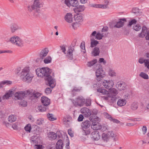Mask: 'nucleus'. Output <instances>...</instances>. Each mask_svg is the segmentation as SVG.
<instances>
[{
  "instance_id": "obj_1",
  "label": "nucleus",
  "mask_w": 149,
  "mask_h": 149,
  "mask_svg": "<svg viewBox=\"0 0 149 149\" xmlns=\"http://www.w3.org/2000/svg\"><path fill=\"white\" fill-rule=\"evenodd\" d=\"M44 3L40 0H34L32 4L27 6V10L31 15L35 16L40 17L41 14L40 8L43 6Z\"/></svg>"
},
{
  "instance_id": "obj_2",
  "label": "nucleus",
  "mask_w": 149,
  "mask_h": 149,
  "mask_svg": "<svg viewBox=\"0 0 149 149\" xmlns=\"http://www.w3.org/2000/svg\"><path fill=\"white\" fill-rule=\"evenodd\" d=\"M20 79L25 82H30L31 81L34 75L32 72L30 71V67L26 66L22 70L20 74Z\"/></svg>"
},
{
  "instance_id": "obj_3",
  "label": "nucleus",
  "mask_w": 149,
  "mask_h": 149,
  "mask_svg": "<svg viewBox=\"0 0 149 149\" xmlns=\"http://www.w3.org/2000/svg\"><path fill=\"white\" fill-rule=\"evenodd\" d=\"M31 146L34 149H44V145L42 138L38 135L33 136L31 139Z\"/></svg>"
},
{
  "instance_id": "obj_4",
  "label": "nucleus",
  "mask_w": 149,
  "mask_h": 149,
  "mask_svg": "<svg viewBox=\"0 0 149 149\" xmlns=\"http://www.w3.org/2000/svg\"><path fill=\"white\" fill-rule=\"evenodd\" d=\"M9 41L12 44L17 47H22L24 46L23 40L17 36L14 35L11 37L10 38Z\"/></svg>"
},
{
  "instance_id": "obj_5",
  "label": "nucleus",
  "mask_w": 149,
  "mask_h": 149,
  "mask_svg": "<svg viewBox=\"0 0 149 149\" xmlns=\"http://www.w3.org/2000/svg\"><path fill=\"white\" fill-rule=\"evenodd\" d=\"M36 74L39 77H48L50 73V69L48 68H38L36 70Z\"/></svg>"
},
{
  "instance_id": "obj_6",
  "label": "nucleus",
  "mask_w": 149,
  "mask_h": 149,
  "mask_svg": "<svg viewBox=\"0 0 149 149\" xmlns=\"http://www.w3.org/2000/svg\"><path fill=\"white\" fill-rule=\"evenodd\" d=\"M30 93V91L27 90L26 91H19L16 92L14 94L15 100L22 99L25 97L27 96Z\"/></svg>"
},
{
  "instance_id": "obj_7",
  "label": "nucleus",
  "mask_w": 149,
  "mask_h": 149,
  "mask_svg": "<svg viewBox=\"0 0 149 149\" xmlns=\"http://www.w3.org/2000/svg\"><path fill=\"white\" fill-rule=\"evenodd\" d=\"M116 136L113 131H109L107 133H103L102 135V140L105 142H107L109 140L110 138H113Z\"/></svg>"
},
{
  "instance_id": "obj_8",
  "label": "nucleus",
  "mask_w": 149,
  "mask_h": 149,
  "mask_svg": "<svg viewBox=\"0 0 149 149\" xmlns=\"http://www.w3.org/2000/svg\"><path fill=\"white\" fill-rule=\"evenodd\" d=\"M85 100L82 96L78 97L74 100H73L72 102L76 106L81 107L85 103Z\"/></svg>"
},
{
  "instance_id": "obj_9",
  "label": "nucleus",
  "mask_w": 149,
  "mask_h": 149,
  "mask_svg": "<svg viewBox=\"0 0 149 149\" xmlns=\"http://www.w3.org/2000/svg\"><path fill=\"white\" fill-rule=\"evenodd\" d=\"M102 84L106 88L110 90L114 85V82L112 80L105 79L103 81Z\"/></svg>"
},
{
  "instance_id": "obj_10",
  "label": "nucleus",
  "mask_w": 149,
  "mask_h": 149,
  "mask_svg": "<svg viewBox=\"0 0 149 149\" xmlns=\"http://www.w3.org/2000/svg\"><path fill=\"white\" fill-rule=\"evenodd\" d=\"M97 91L98 92L101 93L103 95H107V96L103 97L104 99L105 100H109V97L112 96L111 93H109L108 91H107L105 89L102 88H100L97 89Z\"/></svg>"
},
{
  "instance_id": "obj_11",
  "label": "nucleus",
  "mask_w": 149,
  "mask_h": 149,
  "mask_svg": "<svg viewBox=\"0 0 149 149\" xmlns=\"http://www.w3.org/2000/svg\"><path fill=\"white\" fill-rule=\"evenodd\" d=\"M64 3L68 7H76L78 4L77 0H65Z\"/></svg>"
},
{
  "instance_id": "obj_12",
  "label": "nucleus",
  "mask_w": 149,
  "mask_h": 149,
  "mask_svg": "<svg viewBox=\"0 0 149 149\" xmlns=\"http://www.w3.org/2000/svg\"><path fill=\"white\" fill-rule=\"evenodd\" d=\"M95 73L96 75L97 78L99 77L103 78L105 76V72L103 71L102 68H100L97 69Z\"/></svg>"
},
{
  "instance_id": "obj_13",
  "label": "nucleus",
  "mask_w": 149,
  "mask_h": 149,
  "mask_svg": "<svg viewBox=\"0 0 149 149\" xmlns=\"http://www.w3.org/2000/svg\"><path fill=\"white\" fill-rule=\"evenodd\" d=\"M126 85L124 83H121L118 82L116 85V87L120 91H124L126 92L127 90L126 89Z\"/></svg>"
},
{
  "instance_id": "obj_14",
  "label": "nucleus",
  "mask_w": 149,
  "mask_h": 149,
  "mask_svg": "<svg viewBox=\"0 0 149 149\" xmlns=\"http://www.w3.org/2000/svg\"><path fill=\"white\" fill-rule=\"evenodd\" d=\"M91 137L93 140L97 141L100 139V136L99 132L96 131L92 132Z\"/></svg>"
},
{
  "instance_id": "obj_15",
  "label": "nucleus",
  "mask_w": 149,
  "mask_h": 149,
  "mask_svg": "<svg viewBox=\"0 0 149 149\" xmlns=\"http://www.w3.org/2000/svg\"><path fill=\"white\" fill-rule=\"evenodd\" d=\"M81 112L86 117H88L91 113L89 109L86 107H84L81 109Z\"/></svg>"
},
{
  "instance_id": "obj_16",
  "label": "nucleus",
  "mask_w": 149,
  "mask_h": 149,
  "mask_svg": "<svg viewBox=\"0 0 149 149\" xmlns=\"http://www.w3.org/2000/svg\"><path fill=\"white\" fill-rule=\"evenodd\" d=\"M91 127L92 129L94 130H99L102 128V126L97 122H93Z\"/></svg>"
},
{
  "instance_id": "obj_17",
  "label": "nucleus",
  "mask_w": 149,
  "mask_h": 149,
  "mask_svg": "<svg viewBox=\"0 0 149 149\" xmlns=\"http://www.w3.org/2000/svg\"><path fill=\"white\" fill-rule=\"evenodd\" d=\"M65 21L68 23H71L73 21V17L72 14L70 13H67L65 16Z\"/></svg>"
},
{
  "instance_id": "obj_18",
  "label": "nucleus",
  "mask_w": 149,
  "mask_h": 149,
  "mask_svg": "<svg viewBox=\"0 0 149 149\" xmlns=\"http://www.w3.org/2000/svg\"><path fill=\"white\" fill-rule=\"evenodd\" d=\"M41 101L42 104L45 106H47L50 103V100L48 97L43 96L41 97Z\"/></svg>"
},
{
  "instance_id": "obj_19",
  "label": "nucleus",
  "mask_w": 149,
  "mask_h": 149,
  "mask_svg": "<svg viewBox=\"0 0 149 149\" xmlns=\"http://www.w3.org/2000/svg\"><path fill=\"white\" fill-rule=\"evenodd\" d=\"M126 21V19H120L116 25H114L115 27L120 28L122 27L124 25V22Z\"/></svg>"
},
{
  "instance_id": "obj_20",
  "label": "nucleus",
  "mask_w": 149,
  "mask_h": 149,
  "mask_svg": "<svg viewBox=\"0 0 149 149\" xmlns=\"http://www.w3.org/2000/svg\"><path fill=\"white\" fill-rule=\"evenodd\" d=\"M48 52L49 50L45 48L42 49L39 54L40 58L41 59H43L44 57L47 56Z\"/></svg>"
},
{
  "instance_id": "obj_21",
  "label": "nucleus",
  "mask_w": 149,
  "mask_h": 149,
  "mask_svg": "<svg viewBox=\"0 0 149 149\" xmlns=\"http://www.w3.org/2000/svg\"><path fill=\"white\" fill-rule=\"evenodd\" d=\"M13 92L11 90H9L6 91L5 94L4 95L3 97V100H8L9 97H12Z\"/></svg>"
},
{
  "instance_id": "obj_22",
  "label": "nucleus",
  "mask_w": 149,
  "mask_h": 149,
  "mask_svg": "<svg viewBox=\"0 0 149 149\" xmlns=\"http://www.w3.org/2000/svg\"><path fill=\"white\" fill-rule=\"evenodd\" d=\"M96 33V31H94L91 35V37L95 36V39L98 40H100L102 39V38L103 37V34L99 33Z\"/></svg>"
},
{
  "instance_id": "obj_23",
  "label": "nucleus",
  "mask_w": 149,
  "mask_h": 149,
  "mask_svg": "<svg viewBox=\"0 0 149 149\" xmlns=\"http://www.w3.org/2000/svg\"><path fill=\"white\" fill-rule=\"evenodd\" d=\"M103 4H97L95 6L96 8H106L108 7L109 2L108 0H105Z\"/></svg>"
},
{
  "instance_id": "obj_24",
  "label": "nucleus",
  "mask_w": 149,
  "mask_h": 149,
  "mask_svg": "<svg viewBox=\"0 0 149 149\" xmlns=\"http://www.w3.org/2000/svg\"><path fill=\"white\" fill-rule=\"evenodd\" d=\"M90 122L87 120L82 122L81 125V127L82 129H87L90 127Z\"/></svg>"
},
{
  "instance_id": "obj_25",
  "label": "nucleus",
  "mask_w": 149,
  "mask_h": 149,
  "mask_svg": "<svg viewBox=\"0 0 149 149\" xmlns=\"http://www.w3.org/2000/svg\"><path fill=\"white\" fill-rule=\"evenodd\" d=\"M127 102V101L125 99L120 98L118 99L117 102V105L120 107L125 105Z\"/></svg>"
},
{
  "instance_id": "obj_26",
  "label": "nucleus",
  "mask_w": 149,
  "mask_h": 149,
  "mask_svg": "<svg viewBox=\"0 0 149 149\" xmlns=\"http://www.w3.org/2000/svg\"><path fill=\"white\" fill-rule=\"evenodd\" d=\"M74 18L75 21L77 22H81L83 20V15L80 13L75 15L74 16Z\"/></svg>"
},
{
  "instance_id": "obj_27",
  "label": "nucleus",
  "mask_w": 149,
  "mask_h": 149,
  "mask_svg": "<svg viewBox=\"0 0 149 149\" xmlns=\"http://www.w3.org/2000/svg\"><path fill=\"white\" fill-rule=\"evenodd\" d=\"M85 8L84 5H80L79 6L74 8V10L75 13H79L84 11Z\"/></svg>"
},
{
  "instance_id": "obj_28",
  "label": "nucleus",
  "mask_w": 149,
  "mask_h": 149,
  "mask_svg": "<svg viewBox=\"0 0 149 149\" xmlns=\"http://www.w3.org/2000/svg\"><path fill=\"white\" fill-rule=\"evenodd\" d=\"M47 80L49 86L52 88L54 87L56 84L54 80L51 77H49L48 78Z\"/></svg>"
},
{
  "instance_id": "obj_29",
  "label": "nucleus",
  "mask_w": 149,
  "mask_h": 149,
  "mask_svg": "<svg viewBox=\"0 0 149 149\" xmlns=\"http://www.w3.org/2000/svg\"><path fill=\"white\" fill-rule=\"evenodd\" d=\"M74 49L71 47H69L68 49L66 56L70 59H72L73 57V52Z\"/></svg>"
},
{
  "instance_id": "obj_30",
  "label": "nucleus",
  "mask_w": 149,
  "mask_h": 149,
  "mask_svg": "<svg viewBox=\"0 0 149 149\" xmlns=\"http://www.w3.org/2000/svg\"><path fill=\"white\" fill-rule=\"evenodd\" d=\"M63 143L62 140H59L57 142L56 145V149H63Z\"/></svg>"
},
{
  "instance_id": "obj_31",
  "label": "nucleus",
  "mask_w": 149,
  "mask_h": 149,
  "mask_svg": "<svg viewBox=\"0 0 149 149\" xmlns=\"http://www.w3.org/2000/svg\"><path fill=\"white\" fill-rule=\"evenodd\" d=\"M148 32L147 28L145 26H143L142 28V32L140 34L139 36L140 37L143 38L146 36Z\"/></svg>"
},
{
  "instance_id": "obj_32",
  "label": "nucleus",
  "mask_w": 149,
  "mask_h": 149,
  "mask_svg": "<svg viewBox=\"0 0 149 149\" xmlns=\"http://www.w3.org/2000/svg\"><path fill=\"white\" fill-rule=\"evenodd\" d=\"M100 51L99 48L96 47H95L91 52L92 55L95 56L99 55Z\"/></svg>"
},
{
  "instance_id": "obj_33",
  "label": "nucleus",
  "mask_w": 149,
  "mask_h": 149,
  "mask_svg": "<svg viewBox=\"0 0 149 149\" xmlns=\"http://www.w3.org/2000/svg\"><path fill=\"white\" fill-rule=\"evenodd\" d=\"M139 103L138 102L135 101L132 103L130 105V108L133 110H136L138 108Z\"/></svg>"
},
{
  "instance_id": "obj_34",
  "label": "nucleus",
  "mask_w": 149,
  "mask_h": 149,
  "mask_svg": "<svg viewBox=\"0 0 149 149\" xmlns=\"http://www.w3.org/2000/svg\"><path fill=\"white\" fill-rule=\"evenodd\" d=\"M108 74L109 76L112 77H116L117 75L115 71L111 68L109 69L108 71Z\"/></svg>"
},
{
  "instance_id": "obj_35",
  "label": "nucleus",
  "mask_w": 149,
  "mask_h": 149,
  "mask_svg": "<svg viewBox=\"0 0 149 149\" xmlns=\"http://www.w3.org/2000/svg\"><path fill=\"white\" fill-rule=\"evenodd\" d=\"M108 91L109 93H110L112 96L111 97H109V98H110L113 97V96H115L118 93V91L115 88H112L110 89V90H109V91Z\"/></svg>"
},
{
  "instance_id": "obj_36",
  "label": "nucleus",
  "mask_w": 149,
  "mask_h": 149,
  "mask_svg": "<svg viewBox=\"0 0 149 149\" xmlns=\"http://www.w3.org/2000/svg\"><path fill=\"white\" fill-rule=\"evenodd\" d=\"M48 136L50 139L54 140L56 138L57 135L55 133L52 132L49 133L48 134Z\"/></svg>"
},
{
  "instance_id": "obj_37",
  "label": "nucleus",
  "mask_w": 149,
  "mask_h": 149,
  "mask_svg": "<svg viewBox=\"0 0 149 149\" xmlns=\"http://www.w3.org/2000/svg\"><path fill=\"white\" fill-rule=\"evenodd\" d=\"M79 26V24L77 22H74L71 24L69 25V26L70 28L74 30H76Z\"/></svg>"
},
{
  "instance_id": "obj_38",
  "label": "nucleus",
  "mask_w": 149,
  "mask_h": 149,
  "mask_svg": "<svg viewBox=\"0 0 149 149\" xmlns=\"http://www.w3.org/2000/svg\"><path fill=\"white\" fill-rule=\"evenodd\" d=\"M17 119L16 117L13 115L9 116L8 118V120L10 123L15 122Z\"/></svg>"
},
{
  "instance_id": "obj_39",
  "label": "nucleus",
  "mask_w": 149,
  "mask_h": 149,
  "mask_svg": "<svg viewBox=\"0 0 149 149\" xmlns=\"http://www.w3.org/2000/svg\"><path fill=\"white\" fill-rule=\"evenodd\" d=\"M91 41L90 46L91 47L96 46L98 44V42L94 39L91 38Z\"/></svg>"
},
{
  "instance_id": "obj_40",
  "label": "nucleus",
  "mask_w": 149,
  "mask_h": 149,
  "mask_svg": "<svg viewBox=\"0 0 149 149\" xmlns=\"http://www.w3.org/2000/svg\"><path fill=\"white\" fill-rule=\"evenodd\" d=\"M52 60V58L50 56H48L44 59L43 61L45 63L48 64L50 63Z\"/></svg>"
},
{
  "instance_id": "obj_41",
  "label": "nucleus",
  "mask_w": 149,
  "mask_h": 149,
  "mask_svg": "<svg viewBox=\"0 0 149 149\" xmlns=\"http://www.w3.org/2000/svg\"><path fill=\"white\" fill-rule=\"evenodd\" d=\"M97 59H95L91 61L88 62L87 65L88 67H91L96 63L97 62Z\"/></svg>"
},
{
  "instance_id": "obj_42",
  "label": "nucleus",
  "mask_w": 149,
  "mask_h": 149,
  "mask_svg": "<svg viewBox=\"0 0 149 149\" xmlns=\"http://www.w3.org/2000/svg\"><path fill=\"white\" fill-rule=\"evenodd\" d=\"M47 117L50 120L53 121L56 120V118L55 117L54 115L52 114L48 113L47 114Z\"/></svg>"
},
{
  "instance_id": "obj_43",
  "label": "nucleus",
  "mask_w": 149,
  "mask_h": 149,
  "mask_svg": "<svg viewBox=\"0 0 149 149\" xmlns=\"http://www.w3.org/2000/svg\"><path fill=\"white\" fill-rule=\"evenodd\" d=\"M83 134L84 135H89L91 133V131L89 129H82Z\"/></svg>"
},
{
  "instance_id": "obj_44",
  "label": "nucleus",
  "mask_w": 149,
  "mask_h": 149,
  "mask_svg": "<svg viewBox=\"0 0 149 149\" xmlns=\"http://www.w3.org/2000/svg\"><path fill=\"white\" fill-rule=\"evenodd\" d=\"M18 29V27L14 24H12L11 26L10 29L11 32L13 33Z\"/></svg>"
},
{
  "instance_id": "obj_45",
  "label": "nucleus",
  "mask_w": 149,
  "mask_h": 149,
  "mask_svg": "<svg viewBox=\"0 0 149 149\" xmlns=\"http://www.w3.org/2000/svg\"><path fill=\"white\" fill-rule=\"evenodd\" d=\"M37 109L39 111L41 112L45 111L46 110V107L41 105H39L37 107Z\"/></svg>"
},
{
  "instance_id": "obj_46",
  "label": "nucleus",
  "mask_w": 149,
  "mask_h": 149,
  "mask_svg": "<svg viewBox=\"0 0 149 149\" xmlns=\"http://www.w3.org/2000/svg\"><path fill=\"white\" fill-rule=\"evenodd\" d=\"M20 124L18 123H16L13 124L12 126V128L14 130H17L19 129Z\"/></svg>"
},
{
  "instance_id": "obj_47",
  "label": "nucleus",
  "mask_w": 149,
  "mask_h": 149,
  "mask_svg": "<svg viewBox=\"0 0 149 149\" xmlns=\"http://www.w3.org/2000/svg\"><path fill=\"white\" fill-rule=\"evenodd\" d=\"M140 76L144 79H147L148 78V75L146 74L143 72L141 73L140 74Z\"/></svg>"
},
{
  "instance_id": "obj_48",
  "label": "nucleus",
  "mask_w": 149,
  "mask_h": 149,
  "mask_svg": "<svg viewBox=\"0 0 149 149\" xmlns=\"http://www.w3.org/2000/svg\"><path fill=\"white\" fill-rule=\"evenodd\" d=\"M25 130L27 132H30L31 129V125L30 124H27L24 128Z\"/></svg>"
},
{
  "instance_id": "obj_49",
  "label": "nucleus",
  "mask_w": 149,
  "mask_h": 149,
  "mask_svg": "<svg viewBox=\"0 0 149 149\" xmlns=\"http://www.w3.org/2000/svg\"><path fill=\"white\" fill-rule=\"evenodd\" d=\"M44 122L43 119L39 118L37 119L36 121V124L38 125H40L42 124Z\"/></svg>"
},
{
  "instance_id": "obj_50",
  "label": "nucleus",
  "mask_w": 149,
  "mask_h": 149,
  "mask_svg": "<svg viewBox=\"0 0 149 149\" xmlns=\"http://www.w3.org/2000/svg\"><path fill=\"white\" fill-rule=\"evenodd\" d=\"M2 83L3 84V86L5 85H10L12 84V82L11 81L8 80H4L2 81Z\"/></svg>"
},
{
  "instance_id": "obj_51",
  "label": "nucleus",
  "mask_w": 149,
  "mask_h": 149,
  "mask_svg": "<svg viewBox=\"0 0 149 149\" xmlns=\"http://www.w3.org/2000/svg\"><path fill=\"white\" fill-rule=\"evenodd\" d=\"M141 28V26L139 24L133 26L134 29L136 31H139Z\"/></svg>"
},
{
  "instance_id": "obj_52",
  "label": "nucleus",
  "mask_w": 149,
  "mask_h": 149,
  "mask_svg": "<svg viewBox=\"0 0 149 149\" xmlns=\"http://www.w3.org/2000/svg\"><path fill=\"white\" fill-rule=\"evenodd\" d=\"M41 93L38 92H34L33 93V96L34 97L38 98L41 96Z\"/></svg>"
},
{
  "instance_id": "obj_53",
  "label": "nucleus",
  "mask_w": 149,
  "mask_h": 149,
  "mask_svg": "<svg viewBox=\"0 0 149 149\" xmlns=\"http://www.w3.org/2000/svg\"><path fill=\"white\" fill-rule=\"evenodd\" d=\"M20 104L22 107H25L27 106V102L26 101H22L20 103Z\"/></svg>"
},
{
  "instance_id": "obj_54",
  "label": "nucleus",
  "mask_w": 149,
  "mask_h": 149,
  "mask_svg": "<svg viewBox=\"0 0 149 149\" xmlns=\"http://www.w3.org/2000/svg\"><path fill=\"white\" fill-rule=\"evenodd\" d=\"M136 21L135 19H133L129 22L128 25L131 26L132 25L136 24Z\"/></svg>"
},
{
  "instance_id": "obj_55",
  "label": "nucleus",
  "mask_w": 149,
  "mask_h": 149,
  "mask_svg": "<svg viewBox=\"0 0 149 149\" xmlns=\"http://www.w3.org/2000/svg\"><path fill=\"white\" fill-rule=\"evenodd\" d=\"M52 91V89L50 88H47L45 90V93L47 94L50 93Z\"/></svg>"
},
{
  "instance_id": "obj_56",
  "label": "nucleus",
  "mask_w": 149,
  "mask_h": 149,
  "mask_svg": "<svg viewBox=\"0 0 149 149\" xmlns=\"http://www.w3.org/2000/svg\"><path fill=\"white\" fill-rule=\"evenodd\" d=\"M81 48L82 49V51L84 52L85 51V43L84 42H81V45L80 46Z\"/></svg>"
},
{
  "instance_id": "obj_57",
  "label": "nucleus",
  "mask_w": 149,
  "mask_h": 149,
  "mask_svg": "<svg viewBox=\"0 0 149 149\" xmlns=\"http://www.w3.org/2000/svg\"><path fill=\"white\" fill-rule=\"evenodd\" d=\"M91 104V100L90 99H88L86 100V106H89Z\"/></svg>"
},
{
  "instance_id": "obj_58",
  "label": "nucleus",
  "mask_w": 149,
  "mask_h": 149,
  "mask_svg": "<svg viewBox=\"0 0 149 149\" xmlns=\"http://www.w3.org/2000/svg\"><path fill=\"white\" fill-rule=\"evenodd\" d=\"M145 62L144 64L145 66L149 70V60L147 59L145 60Z\"/></svg>"
},
{
  "instance_id": "obj_59",
  "label": "nucleus",
  "mask_w": 149,
  "mask_h": 149,
  "mask_svg": "<svg viewBox=\"0 0 149 149\" xmlns=\"http://www.w3.org/2000/svg\"><path fill=\"white\" fill-rule=\"evenodd\" d=\"M84 118V117L82 115L80 114L79 116L78 119V120L79 122L83 120Z\"/></svg>"
},
{
  "instance_id": "obj_60",
  "label": "nucleus",
  "mask_w": 149,
  "mask_h": 149,
  "mask_svg": "<svg viewBox=\"0 0 149 149\" xmlns=\"http://www.w3.org/2000/svg\"><path fill=\"white\" fill-rule=\"evenodd\" d=\"M104 115L106 117L110 120H111V119H112V118L111 116L108 113H105Z\"/></svg>"
},
{
  "instance_id": "obj_61",
  "label": "nucleus",
  "mask_w": 149,
  "mask_h": 149,
  "mask_svg": "<svg viewBox=\"0 0 149 149\" xmlns=\"http://www.w3.org/2000/svg\"><path fill=\"white\" fill-rule=\"evenodd\" d=\"M146 59H144V58H140L139 61V62L140 64H143V63H145V60Z\"/></svg>"
},
{
  "instance_id": "obj_62",
  "label": "nucleus",
  "mask_w": 149,
  "mask_h": 149,
  "mask_svg": "<svg viewBox=\"0 0 149 149\" xmlns=\"http://www.w3.org/2000/svg\"><path fill=\"white\" fill-rule=\"evenodd\" d=\"M46 149H55V147L54 145H52L48 146Z\"/></svg>"
},
{
  "instance_id": "obj_63",
  "label": "nucleus",
  "mask_w": 149,
  "mask_h": 149,
  "mask_svg": "<svg viewBox=\"0 0 149 149\" xmlns=\"http://www.w3.org/2000/svg\"><path fill=\"white\" fill-rule=\"evenodd\" d=\"M101 129L102 130V131L104 132L106 131V130H108V128L107 126H104L103 127H102V128H101Z\"/></svg>"
},
{
  "instance_id": "obj_64",
  "label": "nucleus",
  "mask_w": 149,
  "mask_h": 149,
  "mask_svg": "<svg viewBox=\"0 0 149 149\" xmlns=\"http://www.w3.org/2000/svg\"><path fill=\"white\" fill-rule=\"evenodd\" d=\"M142 130L143 134H145V133H146L147 131L146 127L144 126H143V127L142 128Z\"/></svg>"
}]
</instances>
